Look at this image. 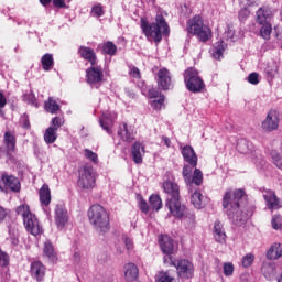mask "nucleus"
<instances>
[{"mask_svg":"<svg viewBox=\"0 0 282 282\" xmlns=\"http://www.w3.org/2000/svg\"><path fill=\"white\" fill-rule=\"evenodd\" d=\"M141 30L149 41L154 40V42L160 43L162 41V34L169 35L171 30L169 29V23L164 19L163 14H156L155 22L149 23L147 18H141L140 20Z\"/></svg>","mask_w":282,"mask_h":282,"instance_id":"nucleus-1","label":"nucleus"},{"mask_svg":"<svg viewBox=\"0 0 282 282\" xmlns=\"http://www.w3.org/2000/svg\"><path fill=\"white\" fill-rule=\"evenodd\" d=\"M246 204H248V194H246L243 188H229L225 191L223 195V208L227 213H238Z\"/></svg>","mask_w":282,"mask_h":282,"instance_id":"nucleus-2","label":"nucleus"},{"mask_svg":"<svg viewBox=\"0 0 282 282\" xmlns=\"http://www.w3.org/2000/svg\"><path fill=\"white\" fill-rule=\"evenodd\" d=\"M162 187L164 193L170 195V198H167L166 202V207L170 213H184L186 206L180 203V186L175 182L167 180L163 183Z\"/></svg>","mask_w":282,"mask_h":282,"instance_id":"nucleus-3","label":"nucleus"},{"mask_svg":"<svg viewBox=\"0 0 282 282\" xmlns=\"http://www.w3.org/2000/svg\"><path fill=\"white\" fill-rule=\"evenodd\" d=\"M186 30L188 34L197 36L203 43H206L213 36V31L208 25H204V20L199 15H195L192 20H188Z\"/></svg>","mask_w":282,"mask_h":282,"instance_id":"nucleus-4","label":"nucleus"},{"mask_svg":"<svg viewBox=\"0 0 282 282\" xmlns=\"http://www.w3.org/2000/svg\"><path fill=\"white\" fill-rule=\"evenodd\" d=\"M184 83L186 89L192 91V94H199L203 91L204 87H206L204 79L199 76V72L193 67L184 72Z\"/></svg>","mask_w":282,"mask_h":282,"instance_id":"nucleus-5","label":"nucleus"},{"mask_svg":"<svg viewBox=\"0 0 282 282\" xmlns=\"http://www.w3.org/2000/svg\"><path fill=\"white\" fill-rule=\"evenodd\" d=\"M77 186L82 191H91L96 186V172H94V167L84 165L79 170Z\"/></svg>","mask_w":282,"mask_h":282,"instance_id":"nucleus-6","label":"nucleus"},{"mask_svg":"<svg viewBox=\"0 0 282 282\" xmlns=\"http://www.w3.org/2000/svg\"><path fill=\"white\" fill-rule=\"evenodd\" d=\"M89 221L99 232H109V214L108 213H91L88 214Z\"/></svg>","mask_w":282,"mask_h":282,"instance_id":"nucleus-7","label":"nucleus"},{"mask_svg":"<svg viewBox=\"0 0 282 282\" xmlns=\"http://www.w3.org/2000/svg\"><path fill=\"white\" fill-rule=\"evenodd\" d=\"M23 224L24 228L30 235L36 237V235H41V224L39 223V218L34 213H23Z\"/></svg>","mask_w":282,"mask_h":282,"instance_id":"nucleus-8","label":"nucleus"},{"mask_svg":"<svg viewBox=\"0 0 282 282\" xmlns=\"http://www.w3.org/2000/svg\"><path fill=\"white\" fill-rule=\"evenodd\" d=\"M176 272L180 279H193L195 274V265L186 259H181L176 263Z\"/></svg>","mask_w":282,"mask_h":282,"instance_id":"nucleus-9","label":"nucleus"},{"mask_svg":"<svg viewBox=\"0 0 282 282\" xmlns=\"http://www.w3.org/2000/svg\"><path fill=\"white\" fill-rule=\"evenodd\" d=\"M47 272V267L43 264V262L36 260L31 262L30 264V276L34 279V281L43 282L45 281V274Z\"/></svg>","mask_w":282,"mask_h":282,"instance_id":"nucleus-10","label":"nucleus"},{"mask_svg":"<svg viewBox=\"0 0 282 282\" xmlns=\"http://www.w3.org/2000/svg\"><path fill=\"white\" fill-rule=\"evenodd\" d=\"M281 119L279 118V112L276 110H270L267 115L265 120L262 121V129L267 132L276 131L279 129V123Z\"/></svg>","mask_w":282,"mask_h":282,"instance_id":"nucleus-11","label":"nucleus"},{"mask_svg":"<svg viewBox=\"0 0 282 282\" xmlns=\"http://www.w3.org/2000/svg\"><path fill=\"white\" fill-rule=\"evenodd\" d=\"M86 78L89 85H100L102 79L105 78V74L102 73V67L97 65H91V67L86 70Z\"/></svg>","mask_w":282,"mask_h":282,"instance_id":"nucleus-12","label":"nucleus"},{"mask_svg":"<svg viewBox=\"0 0 282 282\" xmlns=\"http://www.w3.org/2000/svg\"><path fill=\"white\" fill-rule=\"evenodd\" d=\"M262 197L267 204V208L270 210H279L282 208L281 198L276 197V193L272 189H264L262 192Z\"/></svg>","mask_w":282,"mask_h":282,"instance_id":"nucleus-13","label":"nucleus"},{"mask_svg":"<svg viewBox=\"0 0 282 282\" xmlns=\"http://www.w3.org/2000/svg\"><path fill=\"white\" fill-rule=\"evenodd\" d=\"M117 134L123 142H133V140H135V130H133L132 126L127 123L119 124Z\"/></svg>","mask_w":282,"mask_h":282,"instance_id":"nucleus-14","label":"nucleus"},{"mask_svg":"<svg viewBox=\"0 0 282 282\" xmlns=\"http://www.w3.org/2000/svg\"><path fill=\"white\" fill-rule=\"evenodd\" d=\"M156 76V83L160 89H163L164 91L171 89V72H169V69L161 68Z\"/></svg>","mask_w":282,"mask_h":282,"instance_id":"nucleus-15","label":"nucleus"},{"mask_svg":"<svg viewBox=\"0 0 282 282\" xmlns=\"http://www.w3.org/2000/svg\"><path fill=\"white\" fill-rule=\"evenodd\" d=\"M42 256L44 259H47L50 263H57L58 262V251L54 248V245L51 240H46L44 242V247L42 250Z\"/></svg>","mask_w":282,"mask_h":282,"instance_id":"nucleus-16","label":"nucleus"},{"mask_svg":"<svg viewBox=\"0 0 282 282\" xmlns=\"http://www.w3.org/2000/svg\"><path fill=\"white\" fill-rule=\"evenodd\" d=\"M159 246L163 254H173L175 250L173 238L166 235H159Z\"/></svg>","mask_w":282,"mask_h":282,"instance_id":"nucleus-17","label":"nucleus"},{"mask_svg":"<svg viewBox=\"0 0 282 282\" xmlns=\"http://www.w3.org/2000/svg\"><path fill=\"white\" fill-rule=\"evenodd\" d=\"M41 206L44 213H47V206L52 204V191H50V185L43 184L39 191Z\"/></svg>","mask_w":282,"mask_h":282,"instance_id":"nucleus-18","label":"nucleus"},{"mask_svg":"<svg viewBox=\"0 0 282 282\" xmlns=\"http://www.w3.org/2000/svg\"><path fill=\"white\" fill-rule=\"evenodd\" d=\"M78 54L80 58H84V61H88L90 65L98 64V57H96V52L94 51V48L87 46H79Z\"/></svg>","mask_w":282,"mask_h":282,"instance_id":"nucleus-19","label":"nucleus"},{"mask_svg":"<svg viewBox=\"0 0 282 282\" xmlns=\"http://www.w3.org/2000/svg\"><path fill=\"white\" fill-rule=\"evenodd\" d=\"M1 180L4 186L10 188V191H13V193H19V191H21V183L17 176L2 174Z\"/></svg>","mask_w":282,"mask_h":282,"instance_id":"nucleus-20","label":"nucleus"},{"mask_svg":"<svg viewBox=\"0 0 282 282\" xmlns=\"http://www.w3.org/2000/svg\"><path fill=\"white\" fill-rule=\"evenodd\" d=\"M149 97L153 98V100L150 101V105L155 111H160L162 107H164V95L160 94L158 90L150 89Z\"/></svg>","mask_w":282,"mask_h":282,"instance_id":"nucleus-21","label":"nucleus"},{"mask_svg":"<svg viewBox=\"0 0 282 282\" xmlns=\"http://www.w3.org/2000/svg\"><path fill=\"white\" fill-rule=\"evenodd\" d=\"M214 239L217 243H226V229L224 228V224L221 221L216 220L214 224L213 230Z\"/></svg>","mask_w":282,"mask_h":282,"instance_id":"nucleus-22","label":"nucleus"},{"mask_svg":"<svg viewBox=\"0 0 282 282\" xmlns=\"http://www.w3.org/2000/svg\"><path fill=\"white\" fill-rule=\"evenodd\" d=\"M181 153L184 158V161L187 162V164H191L193 167L197 166V154L195 153L193 147H184Z\"/></svg>","mask_w":282,"mask_h":282,"instance_id":"nucleus-23","label":"nucleus"},{"mask_svg":"<svg viewBox=\"0 0 282 282\" xmlns=\"http://www.w3.org/2000/svg\"><path fill=\"white\" fill-rule=\"evenodd\" d=\"M124 279L127 282H132L138 279V275L140 274V270L138 269V265L135 263L130 262L127 263L124 267Z\"/></svg>","mask_w":282,"mask_h":282,"instance_id":"nucleus-24","label":"nucleus"},{"mask_svg":"<svg viewBox=\"0 0 282 282\" xmlns=\"http://www.w3.org/2000/svg\"><path fill=\"white\" fill-rule=\"evenodd\" d=\"M257 21L260 24L270 23L272 21V9L262 7L257 11Z\"/></svg>","mask_w":282,"mask_h":282,"instance_id":"nucleus-25","label":"nucleus"},{"mask_svg":"<svg viewBox=\"0 0 282 282\" xmlns=\"http://www.w3.org/2000/svg\"><path fill=\"white\" fill-rule=\"evenodd\" d=\"M132 159L135 164H142V155H144V145L140 142H134L131 149Z\"/></svg>","mask_w":282,"mask_h":282,"instance_id":"nucleus-26","label":"nucleus"},{"mask_svg":"<svg viewBox=\"0 0 282 282\" xmlns=\"http://www.w3.org/2000/svg\"><path fill=\"white\" fill-rule=\"evenodd\" d=\"M100 127L111 135V133H113V117L109 113L102 115V118L100 119Z\"/></svg>","mask_w":282,"mask_h":282,"instance_id":"nucleus-27","label":"nucleus"},{"mask_svg":"<svg viewBox=\"0 0 282 282\" xmlns=\"http://www.w3.org/2000/svg\"><path fill=\"white\" fill-rule=\"evenodd\" d=\"M44 109L47 113L56 115L61 111V105L54 100V97H48V99L44 102Z\"/></svg>","mask_w":282,"mask_h":282,"instance_id":"nucleus-28","label":"nucleus"},{"mask_svg":"<svg viewBox=\"0 0 282 282\" xmlns=\"http://www.w3.org/2000/svg\"><path fill=\"white\" fill-rule=\"evenodd\" d=\"M4 144L7 150L10 151H15L17 149V137H14V133L7 131L4 133Z\"/></svg>","mask_w":282,"mask_h":282,"instance_id":"nucleus-29","label":"nucleus"},{"mask_svg":"<svg viewBox=\"0 0 282 282\" xmlns=\"http://www.w3.org/2000/svg\"><path fill=\"white\" fill-rule=\"evenodd\" d=\"M149 206L150 210H155L158 213V210L162 209V197H160L158 194L150 195Z\"/></svg>","mask_w":282,"mask_h":282,"instance_id":"nucleus-30","label":"nucleus"},{"mask_svg":"<svg viewBox=\"0 0 282 282\" xmlns=\"http://www.w3.org/2000/svg\"><path fill=\"white\" fill-rule=\"evenodd\" d=\"M237 151L242 154L251 153L252 143L246 139H240L236 147Z\"/></svg>","mask_w":282,"mask_h":282,"instance_id":"nucleus-31","label":"nucleus"},{"mask_svg":"<svg viewBox=\"0 0 282 282\" xmlns=\"http://www.w3.org/2000/svg\"><path fill=\"white\" fill-rule=\"evenodd\" d=\"M267 257L269 259H280V257H282V245L281 243L272 245L267 252Z\"/></svg>","mask_w":282,"mask_h":282,"instance_id":"nucleus-32","label":"nucleus"},{"mask_svg":"<svg viewBox=\"0 0 282 282\" xmlns=\"http://www.w3.org/2000/svg\"><path fill=\"white\" fill-rule=\"evenodd\" d=\"M229 218L232 219V224H235L236 226H243V224L248 221V214L231 213L229 214Z\"/></svg>","mask_w":282,"mask_h":282,"instance_id":"nucleus-33","label":"nucleus"},{"mask_svg":"<svg viewBox=\"0 0 282 282\" xmlns=\"http://www.w3.org/2000/svg\"><path fill=\"white\" fill-rule=\"evenodd\" d=\"M56 129L54 128H47L44 132V142L46 144H54L58 138V134L56 133Z\"/></svg>","mask_w":282,"mask_h":282,"instance_id":"nucleus-34","label":"nucleus"},{"mask_svg":"<svg viewBox=\"0 0 282 282\" xmlns=\"http://www.w3.org/2000/svg\"><path fill=\"white\" fill-rule=\"evenodd\" d=\"M41 63H42V67H43L44 72H50V69H52V67H54V56H52V54H45L41 58Z\"/></svg>","mask_w":282,"mask_h":282,"instance_id":"nucleus-35","label":"nucleus"},{"mask_svg":"<svg viewBox=\"0 0 282 282\" xmlns=\"http://www.w3.org/2000/svg\"><path fill=\"white\" fill-rule=\"evenodd\" d=\"M191 202L193 206L197 208V210H199V208H202L204 204V196L202 195L200 192L196 191L192 194Z\"/></svg>","mask_w":282,"mask_h":282,"instance_id":"nucleus-36","label":"nucleus"},{"mask_svg":"<svg viewBox=\"0 0 282 282\" xmlns=\"http://www.w3.org/2000/svg\"><path fill=\"white\" fill-rule=\"evenodd\" d=\"M69 220V217L66 213H57L55 216V224L59 230H63L65 228V224Z\"/></svg>","mask_w":282,"mask_h":282,"instance_id":"nucleus-37","label":"nucleus"},{"mask_svg":"<svg viewBox=\"0 0 282 282\" xmlns=\"http://www.w3.org/2000/svg\"><path fill=\"white\" fill-rule=\"evenodd\" d=\"M102 52L104 54H108V56H116V53L118 52V46H116L113 42H106L102 45Z\"/></svg>","mask_w":282,"mask_h":282,"instance_id":"nucleus-38","label":"nucleus"},{"mask_svg":"<svg viewBox=\"0 0 282 282\" xmlns=\"http://www.w3.org/2000/svg\"><path fill=\"white\" fill-rule=\"evenodd\" d=\"M226 48L224 47V42H217L213 50V56L216 58V61H219L224 57V51Z\"/></svg>","mask_w":282,"mask_h":282,"instance_id":"nucleus-39","label":"nucleus"},{"mask_svg":"<svg viewBox=\"0 0 282 282\" xmlns=\"http://www.w3.org/2000/svg\"><path fill=\"white\" fill-rule=\"evenodd\" d=\"M202 182H204V174L202 170L195 169L193 177L191 178V184H196V186H202Z\"/></svg>","mask_w":282,"mask_h":282,"instance_id":"nucleus-40","label":"nucleus"},{"mask_svg":"<svg viewBox=\"0 0 282 282\" xmlns=\"http://www.w3.org/2000/svg\"><path fill=\"white\" fill-rule=\"evenodd\" d=\"M260 34L262 39H265V41H268V39H270V34H272V24H270V22L263 23L260 29Z\"/></svg>","mask_w":282,"mask_h":282,"instance_id":"nucleus-41","label":"nucleus"},{"mask_svg":"<svg viewBox=\"0 0 282 282\" xmlns=\"http://www.w3.org/2000/svg\"><path fill=\"white\" fill-rule=\"evenodd\" d=\"M65 124V119L61 116L54 117L51 121V129H55V131H58V129H61V127H63Z\"/></svg>","mask_w":282,"mask_h":282,"instance_id":"nucleus-42","label":"nucleus"},{"mask_svg":"<svg viewBox=\"0 0 282 282\" xmlns=\"http://www.w3.org/2000/svg\"><path fill=\"white\" fill-rule=\"evenodd\" d=\"M84 156L86 160H89V162H93V164H98V154L89 149L84 150Z\"/></svg>","mask_w":282,"mask_h":282,"instance_id":"nucleus-43","label":"nucleus"},{"mask_svg":"<svg viewBox=\"0 0 282 282\" xmlns=\"http://www.w3.org/2000/svg\"><path fill=\"white\" fill-rule=\"evenodd\" d=\"M137 202H138L140 210H142V213H148V210L150 209L149 203H147V200H144V197H142L141 194L137 195Z\"/></svg>","mask_w":282,"mask_h":282,"instance_id":"nucleus-44","label":"nucleus"},{"mask_svg":"<svg viewBox=\"0 0 282 282\" xmlns=\"http://www.w3.org/2000/svg\"><path fill=\"white\" fill-rule=\"evenodd\" d=\"M261 270L265 279H272L274 276V267L272 264H264Z\"/></svg>","mask_w":282,"mask_h":282,"instance_id":"nucleus-45","label":"nucleus"},{"mask_svg":"<svg viewBox=\"0 0 282 282\" xmlns=\"http://www.w3.org/2000/svg\"><path fill=\"white\" fill-rule=\"evenodd\" d=\"M193 169L192 165H184L183 167V176L186 184H191V173H193Z\"/></svg>","mask_w":282,"mask_h":282,"instance_id":"nucleus-46","label":"nucleus"},{"mask_svg":"<svg viewBox=\"0 0 282 282\" xmlns=\"http://www.w3.org/2000/svg\"><path fill=\"white\" fill-rule=\"evenodd\" d=\"M225 276H232L235 273V265L232 262H226L223 267Z\"/></svg>","mask_w":282,"mask_h":282,"instance_id":"nucleus-47","label":"nucleus"},{"mask_svg":"<svg viewBox=\"0 0 282 282\" xmlns=\"http://www.w3.org/2000/svg\"><path fill=\"white\" fill-rule=\"evenodd\" d=\"M252 263H254V254L252 253H247L243 258H242V265L245 268H250V265H252Z\"/></svg>","mask_w":282,"mask_h":282,"instance_id":"nucleus-48","label":"nucleus"},{"mask_svg":"<svg viewBox=\"0 0 282 282\" xmlns=\"http://www.w3.org/2000/svg\"><path fill=\"white\" fill-rule=\"evenodd\" d=\"M10 264V256L0 249V265L7 268Z\"/></svg>","mask_w":282,"mask_h":282,"instance_id":"nucleus-49","label":"nucleus"},{"mask_svg":"<svg viewBox=\"0 0 282 282\" xmlns=\"http://www.w3.org/2000/svg\"><path fill=\"white\" fill-rule=\"evenodd\" d=\"M93 17H102L105 14V10H102V4H96L91 8Z\"/></svg>","mask_w":282,"mask_h":282,"instance_id":"nucleus-50","label":"nucleus"},{"mask_svg":"<svg viewBox=\"0 0 282 282\" xmlns=\"http://www.w3.org/2000/svg\"><path fill=\"white\" fill-rule=\"evenodd\" d=\"M271 158L273 160V164H275V166L278 169H281V171H282V158H281V155H279V153H276V152H272Z\"/></svg>","mask_w":282,"mask_h":282,"instance_id":"nucleus-51","label":"nucleus"},{"mask_svg":"<svg viewBox=\"0 0 282 282\" xmlns=\"http://www.w3.org/2000/svg\"><path fill=\"white\" fill-rule=\"evenodd\" d=\"M163 263L167 267V268H177V263H175V261H173V257H171V254H166L163 258Z\"/></svg>","mask_w":282,"mask_h":282,"instance_id":"nucleus-52","label":"nucleus"},{"mask_svg":"<svg viewBox=\"0 0 282 282\" xmlns=\"http://www.w3.org/2000/svg\"><path fill=\"white\" fill-rule=\"evenodd\" d=\"M272 228L274 230H282V219L281 216H275L272 219Z\"/></svg>","mask_w":282,"mask_h":282,"instance_id":"nucleus-53","label":"nucleus"},{"mask_svg":"<svg viewBox=\"0 0 282 282\" xmlns=\"http://www.w3.org/2000/svg\"><path fill=\"white\" fill-rule=\"evenodd\" d=\"M8 105V99L6 98V95H3L2 91H0V116H6V112H3V108Z\"/></svg>","mask_w":282,"mask_h":282,"instance_id":"nucleus-54","label":"nucleus"},{"mask_svg":"<svg viewBox=\"0 0 282 282\" xmlns=\"http://www.w3.org/2000/svg\"><path fill=\"white\" fill-rule=\"evenodd\" d=\"M247 80L250 83V85H259V73L249 74Z\"/></svg>","mask_w":282,"mask_h":282,"instance_id":"nucleus-55","label":"nucleus"},{"mask_svg":"<svg viewBox=\"0 0 282 282\" xmlns=\"http://www.w3.org/2000/svg\"><path fill=\"white\" fill-rule=\"evenodd\" d=\"M248 17H250V10H248V8L245 7L239 11L238 19L239 21H246Z\"/></svg>","mask_w":282,"mask_h":282,"instance_id":"nucleus-56","label":"nucleus"},{"mask_svg":"<svg viewBox=\"0 0 282 282\" xmlns=\"http://www.w3.org/2000/svg\"><path fill=\"white\" fill-rule=\"evenodd\" d=\"M129 75L131 76V78H135L137 80H140L141 78L140 68L133 66L132 68H130Z\"/></svg>","mask_w":282,"mask_h":282,"instance_id":"nucleus-57","label":"nucleus"},{"mask_svg":"<svg viewBox=\"0 0 282 282\" xmlns=\"http://www.w3.org/2000/svg\"><path fill=\"white\" fill-rule=\"evenodd\" d=\"M89 213H105V207H102L100 204H95L90 206Z\"/></svg>","mask_w":282,"mask_h":282,"instance_id":"nucleus-58","label":"nucleus"},{"mask_svg":"<svg viewBox=\"0 0 282 282\" xmlns=\"http://www.w3.org/2000/svg\"><path fill=\"white\" fill-rule=\"evenodd\" d=\"M17 213H30V206L28 204H22L17 208Z\"/></svg>","mask_w":282,"mask_h":282,"instance_id":"nucleus-59","label":"nucleus"},{"mask_svg":"<svg viewBox=\"0 0 282 282\" xmlns=\"http://www.w3.org/2000/svg\"><path fill=\"white\" fill-rule=\"evenodd\" d=\"M65 212H66L65 203H63V202L57 203L55 206V213H65Z\"/></svg>","mask_w":282,"mask_h":282,"instance_id":"nucleus-60","label":"nucleus"},{"mask_svg":"<svg viewBox=\"0 0 282 282\" xmlns=\"http://www.w3.org/2000/svg\"><path fill=\"white\" fill-rule=\"evenodd\" d=\"M241 3L250 8V6H259V0H241Z\"/></svg>","mask_w":282,"mask_h":282,"instance_id":"nucleus-61","label":"nucleus"},{"mask_svg":"<svg viewBox=\"0 0 282 282\" xmlns=\"http://www.w3.org/2000/svg\"><path fill=\"white\" fill-rule=\"evenodd\" d=\"M28 102H29V105H33V107H39V105L36 104V97L35 96L29 95L28 96Z\"/></svg>","mask_w":282,"mask_h":282,"instance_id":"nucleus-62","label":"nucleus"},{"mask_svg":"<svg viewBox=\"0 0 282 282\" xmlns=\"http://www.w3.org/2000/svg\"><path fill=\"white\" fill-rule=\"evenodd\" d=\"M55 8H65V0H53Z\"/></svg>","mask_w":282,"mask_h":282,"instance_id":"nucleus-63","label":"nucleus"},{"mask_svg":"<svg viewBox=\"0 0 282 282\" xmlns=\"http://www.w3.org/2000/svg\"><path fill=\"white\" fill-rule=\"evenodd\" d=\"M126 248L128 250H133V240L131 238H126Z\"/></svg>","mask_w":282,"mask_h":282,"instance_id":"nucleus-64","label":"nucleus"}]
</instances>
